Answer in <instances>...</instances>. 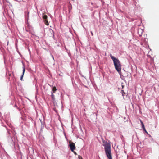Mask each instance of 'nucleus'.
I'll return each mask as SVG.
<instances>
[{"instance_id":"obj_2","label":"nucleus","mask_w":159,"mask_h":159,"mask_svg":"<svg viewBox=\"0 0 159 159\" xmlns=\"http://www.w3.org/2000/svg\"><path fill=\"white\" fill-rule=\"evenodd\" d=\"M110 56L113 61L116 69L119 73L121 70V65L120 61L118 59L115 58L111 54L110 55Z\"/></svg>"},{"instance_id":"obj_7","label":"nucleus","mask_w":159,"mask_h":159,"mask_svg":"<svg viewBox=\"0 0 159 159\" xmlns=\"http://www.w3.org/2000/svg\"><path fill=\"white\" fill-rule=\"evenodd\" d=\"M44 22L45 23L46 25H48L49 23H48L47 20H44Z\"/></svg>"},{"instance_id":"obj_4","label":"nucleus","mask_w":159,"mask_h":159,"mask_svg":"<svg viewBox=\"0 0 159 159\" xmlns=\"http://www.w3.org/2000/svg\"><path fill=\"white\" fill-rule=\"evenodd\" d=\"M25 68L24 66L23 67V73L22 75H21V78H20V80H22V79L23 78L24 74L25 72Z\"/></svg>"},{"instance_id":"obj_1","label":"nucleus","mask_w":159,"mask_h":159,"mask_svg":"<svg viewBox=\"0 0 159 159\" xmlns=\"http://www.w3.org/2000/svg\"><path fill=\"white\" fill-rule=\"evenodd\" d=\"M105 147L104 149L106 155L108 159H112L111 144L107 142L103 145Z\"/></svg>"},{"instance_id":"obj_9","label":"nucleus","mask_w":159,"mask_h":159,"mask_svg":"<svg viewBox=\"0 0 159 159\" xmlns=\"http://www.w3.org/2000/svg\"><path fill=\"white\" fill-rule=\"evenodd\" d=\"M122 95L123 96H124V95H125V93L123 91V90H122Z\"/></svg>"},{"instance_id":"obj_3","label":"nucleus","mask_w":159,"mask_h":159,"mask_svg":"<svg viewBox=\"0 0 159 159\" xmlns=\"http://www.w3.org/2000/svg\"><path fill=\"white\" fill-rule=\"evenodd\" d=\"M69 146L71 151L74 152V151L75 148V143L73 142L70 143Z\"/></svg>"},{"instance_id":"obj_8","label":"nucleus","mask_w":159,"mask_h":159,"mask_svg":"<svg viewBox=\"0 0 159 159\" xmlns=\"http://www.w3.org/2000/svg\"><path fill=\"white\" fill-rule=\"evenodd\" d=\"M51 97H52V98L53 100L55 99L54 95L52 93H51Z\"/></svg>"},{"instance_id":"obj_10","label":"nucleus","mask_w":159,"mask_h":159,"mask_svg":"<svg viewBox=\"0 0 159 159\" xmlns=\"http://www.w3.org/2000/svg\"><path fill=\"white\" fill-rule=\"evenodd\" d=\"M78 158L79 159H82V157L80 155H79L78 157Z\"/></svg>"},{"instance_id":"obj_15","label":"nucleus","mask_w":159,"mask_h":159,"mask_svg":"<svg viewBox=\"0 0 159 159\" xmlns=\"http://www.w3.org/2000/svg\"><path fill=\"white\" fill-rule=\"evenodd\" d=\"M91 34H92V35L93 36V33L92 32H91Z\"/></svg>"},{"instance_id":"obj_13","label":"nucleus","mask_w":159,"mask_h":159,"mask_svg":"<svg viewBox=\"0 0 159 159\" xmlns=\"http://www.w3.org/2000/svg\"><path fill=\"white\" fill-rule=\"evenodd\" d=\"M143 130L146 133H147L145 129V128H144V129H143Z\"/></svg>"},{"instance_id":"obj_14","label":"nucleus","mask_w":159,"mask_h":159,"mask_svg":"<svg viewBox=\"0 0 159 159\" xmlns=\"http://www.w3.org/2000/svg\"><path fill=\"white\" fill-rule=\"evenodd\" d=\"M73 152L75 154V155H77V154L74 151V152Z\"/></svg>"},{"instance_id":"obj_5","label":"nucleus","mask_w":159,"mask_h":159,"mask_svg":"<svg viewBox=\"0 0 159 159\" xmlns=\"http://www.w3.org/2000/svg\"><path fill=\"white\" fill-rule=\"evenodd\" d=\"M47 17L48 16L47 15H44L43 17V19L44 20H47Z\"/></svg>"},{"instance_id":"obj_6","label":"nucleus","mask_w":159,"mask_h":159,"mask_svg":"<svg viewBox=\"0 0 159 159\" xmlns=\"http://www.w3.org/2000/svg\"><path fill=\"white\" fill-rule=\"evenodd\" d=\"M56 90H57V89H56V87H54L52 89V91H53V93H55V92L56 91Z\"/></svg>"},{"instance_id":"obj_12","label":"nucleus","mask_w":159,"mask_h":159,"mask_svg":"<svg viewBox=\"0 0 159 159\" xmlns=\"http://www.w3.org/2000/svg\"><path fill=\"white\" fill-rule=\"evenodd\" d=\"M140 121L141 123V125H144L143 122L141 120H140Z\"/></svg>"},{"instance_id":"obj_11","label":"nucleus","mask_w":159,"mask_h":159,"mask_svg":"<svg viewBox=\"0 0 159 159\" xmlns=\"http://www.w3.org/2000/svg\"><path fill=\"white\" fill-rule=\"evenodd\" d=\"M142 127L143 129H144L145 127L144 125H142Z\"/></svg>"}]
</instances>
